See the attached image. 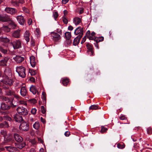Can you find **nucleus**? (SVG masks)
Here are the masks:
<instances>
[{"label":"nucleus","instance_id":"nucleus-32","mask_svg":"<svg viewBox=\"0 0 152 152\" xmlns=\"http://www.w3.org/2000/svg\"><path fill=\"white\" fill-rule=\"evenodd\" d=\"M104 38L103 37H95L94 39L95 41L96 42V43H98L100 42L103 41Z\"/></svg>","mask_w":152,"mask_h":152},{"label":"nucleus","instance_id":"nucleus-21","mask_svg":"<svg viewBox=\"0 0 152 152\" xmlns=\"http://www.w3.org/2000/svg\"><path fill=\"white\" fill-rule=\"evenodd\" d=\"M18 23L21 25H23L25 22V20L23 17L21 15H18L16 17Z\"/></svg>","mask_w":152,"mask_h":152},{"label":"nucleus","instance_id":"nucleus-41","mask_svg":"<svg viewBox=\"0 0 152 152\" xmlns=\"http://www.w3.org/2000/svg\"><path fill=\"white\" fill-rule=\"evenodd\" d=\"M101 128H102L100 131V132H101L102 133H103L105 132L107 130V128H105L103 126H102Z\"/></svg>","mask_w":152,"mask_h":152},{"label":"nucleus","instance_id":"nucleus-37","mask_svg":"<svg viewBox=\"0 0 152 152\" xmlns=\"http://www.w3.org/2000/svg\"><path fill=\"white\" fill-rule=\"evenodd\" d=\"M0 133L4 137V138L7 136V131L5 130H1L0 132Z\"/></svg>","mask_w":152,"mask_h":152},{"label":"nucleus","instance_id":"nucleus-12","mask_svg":"<svg viewBox=\"0 0 152 152\" xmlns=\"http://www.w3.org/2000/svg\"><path fill=\"white\" fill-rule=\"evenodd\" d=\"M5 11L7 13L11 15H14L17 12V10L15 9L10 7L6 8Z\"/></svg>","mask_w":152,"mask_h":152},{"label":"nucleus","instance_id":"nucleus-55","mask_svg":"<svg viewBox=\"0 0 152 152\" xmlns=\"http://www.w3.org/2000/svg\"><path fill=\"white\" fill-rule=\"evenodd\" d=\"M70 134L69 131H66L65 132L64 135L66 137H69Z\"/></svg>","mask_w":152,"mask_h":152},{"label":"nucleus","instance_id":"nucleus-43","mask_svg":"<svg viewBox=\"0 0 152 152\" xmlns=\"http://www.w3.org/2000/svg\"><path fill=\"white\" fill-rule=\"evenodd\" d=\"M119 118L121 120H125L127 119V118L125 115L121 114L119 117Z\"/></svg>","mask_w":152,"mask_h":152},{"label":"nucleus","instance_id":"nucleus-59","mask_svg":"<svg viewBox=\"0 0 152 152\" xmlns=\"http://www.w3.org/2000/svg\"><path fill=\"white\" fill-rule=\"evenodd\" d=\"M31 142L32 144L35 145L36 144V141L35 139H32L31 140Z\"/></svg>","mask_w":152,"mask_h":152},{"label":"nucleus","instance_id":"nucleus-34","mask_svg":"<svg viewBox=\"0 0 152 152\" xmlns=\"http://www.w3.org/2000/svg\"><path fill=\"white\" fill-rule=\"evenodd\" d=\"M64 36L67 39H69L71 37V32H66L64 34Z\"/></svg>","mask_w":152,"mask_h":152},{"label":"nucleus","instance_id":"nucleus-20","mask_svg":"<svg viewBox=\"0 0 152 152\" xmlns=\"http://www.w3.org/2000/svg\"><path fill=\"white\" fill-rule=\"evenodd\" d=\"M30 63L31 65L33 67L35 66L37 62L34 56H32L30 57Z\"/></svg>","mask_w":152,"mask_h":152},{"label":"nucleus","instance_id":"nucleus-13","mask_svg":"<svg viewBox=\"0 0 152 152\" xmlns=\"http://www.w3.org/2000/svg\"><path fill=\"white\" fill-rule=\"evenodd\" d=\"M31 33L29 31L26 30L23 34V37L26 41L27 43L30 41Z\"/></svg>","mask_w":152,"mask_h":152},{"label":"nucleus","instance_id":"nucleus-40","mask_svg":"<svg viewBox=\"0 0 152 152\" xmlns=\"http://www.w3.org/2000/svg\"><path fill=\"white\" fill-rule=\"evenodd\" d=\"M7 94L10 96H14L15 95V93L13 91L9 90L7 92Z\"/></svg>","mask_w":152,"mask_h":152},{"label":"nucleus","instance_id":"nucleus-36","mask_svg":"<svg viewBox=\"0 0 152 152\" xmlns=\"http://www.w3.org/2000/svg\"><path fill=\"white\" fill-rule=\"evenodd\" d=\"M99 106L97 104H94L91 105L89 107V109L92 110H96L98 109Z\"/></svg>","mask_w":152,"mask_h":152},{"label":"nucleus","instance_id":"nucleus-30","mask_svg":"<svg viewBox=\"0 0 152 152\" xmlns=\"http://www.w3.org/2000/svg\"><path fill=\"white\" fill-rule=\"evenodd\" d=\"M9 127L8 123L6 121H4L0 124V127L7 128Z\"/></svg>","mask_w":152,"mask_h":152},{"label":"nucleus","instance_id":"nucleus-35","mask_svg":"<svg viewBox=\"0 0 152 152\" xmlns=\"http://www.w3.org/2000/svg\"><path fill=\"white\" fill-rule=\"evenodd\" d=\"M34 128L36 129H39L40 127V124L39 122H36L33 125Z\"/></svg>","mask_w":152,"mask_h":152},{"label":"nucleus","instance_id":"nucleus-63","mask_svg":"<svg viewBox=\"0 0 152 152\" xmlns=\"http://www.w3.org/2000/svg\"><path fill=\"white\" fill-rule=\"evenodd\" d=\"M23 10L24 11L26 12H28V10L25 7H23Z\"/></svg>","mask_w":152,"mask_h":152},{"label":"nucleus","instance_id":"nucleus-49","mask_svg":"<svg viewBox=\"0 0 152 152\" xmlns=\"http://www.w3.org/2000/svg\"><path fill=\"white\" fill-rule=\"evenodd\" d=\"M37 112V110L36 108H32L31 110V112L33 115H35Z\"/></svg>","mask_w":152,"mask_h":152},{"label":"nucleus","instance_id":"nucleus-28","mask_svg":"<svg viewBox=\"0 0 152 152\" xmlns=\"http://www.w3.org/2000/svg\"><path fill=\"white\" fill-rule=\"evenodd\" d=\"M1 31H3L5 32H8L10 31V28L7 26H3L1 28Z\"/></svg>","mask_w":152,"mask_h":152},{"label":"nucleus","instance_id":"nucleus-33","mask_svg":"<svg viewBox=\"0 0 152 152\" xmlns=\"http://www.w3.org/2000/svg\"><path fill=\"white\" fill-rule=\"evenodd\" d=\"M0 41L5 43H7L10 41V40L7 37H1L0 38Z\"/></svg>","mask_w":152,"mask_h":152},{"label":"nucleus","instance_id":"nucleus-62","mask_svg":"<svg viewBox=\"0 0 152 152\" xmlns=\"http://www.w3.org/2000/svg\"><path fill=\"white\" fill-rule=\"evenodd\" d=\"M38 142H39L40 143H43V141L42 139L40 138H38Z\"/></svg>","mask_w":152,"mask_h":152},{"label":"nucleus","instance_id":"nucleus-58","mask_svg":"<svg viewBox=\"0 0 152 152\" xmlns=\"http://www.w3.org/2000/svg\"><path fill=\"white\" fill-rule=\"evenodd\" d=\"M69 0H62V3L63 4H65L69 1Z\"/></svg>","mask_w":152,"mask_h":152},{"label":"nucleus","instance_id":"nucleus-5","mask_svg":"<svg viewBox=\"0 0 152 152\" xmlns=\"http://www.w3.org/2000/svg\"><path fill=\"white\" fill-rule=\"evenodd\" d=\"M11 44L14 49H18L21 48V42L20 39L14 41Z\"/></svg>","mask_w":152,"mask_h":152},{"label":"nucleus","instance_id":"nucleus-54","mask_svg":"<svg viewBox=\"0 0 152 152\" xmlns=\"http://www.w3.org/2000/svg\"><path fill=\"white\" fill-rule=\"evenodd\" d=\"M31 44L32 46H34L35 45V42L32 39H31Z\"/></svg>","mask_w":152,"mask_h":152},{"label":"nucleus","instance_id":"nucleus-57","mask_svg":"<svg viewBox=\"0 0 152 152\" xmlns=\"http://www.w3.org/2000/svg\"><path fill=\"white\" fill-rule=\"evenodd\" d=\"M86 36H84L82 39V40L81 42V43L82 44L84 42H85L86 41Z\"/></svg>","mask_w":152,"mask_h":152},{"label":"nucleus","instance_id":"nucleus-52","mask_svg":"<svg viewBox=\"0 0 152 152\" xmlns=\"http://www.w3.org/2000/svg\"><path fill=\"white\" fill-rule=\"evenodd\" d=\"M19 103L20 104H23L25 105H27V103L26 101H23V100H20L19 101Z\"/></svg>","mask_w":152,"mask_h":152},{"label":"nucleus","instance_id":"nucleus-22","mask_svg":"<svg viewBox=\"0 0 152 152\" xmlns=\"http://www.w3.org/2000/svg\"><path fill=\"white\" fill-rule=\"evenodd\" d=\"M10 107V106L7 103L3 102L1 104V109L2 110H5L9 109Z\"/></svg>","mask_w":152,"mask_h":152},{"label":"nucleus","instance_id":"nucleus-6","mask_svg":"<svg viewBox=\"0 0 152 152\" xmlns=\"http://www.w3.org/2000/svg\"><path fill=\"white\" fill-rule=\"evenodd\" d=\"M83 33V29L81 27H77L75 31L74 34L76 35H78L77 36L79 38H81Z\"/></svg>","mask_w":152,"mask_h":152},{"label":"nucleus","instance_id":"nucleus-27","mask_svg":"<svg viewBox=\"0 0 152 152\" xmlns=\"http://www.w3.org/2000/svg\"><path fill=\"white\" fill-rule=\"evenodd\" d=\"M30 91L34 94H35L37 91L36 88L35 86H32L30 87Z\"/></svg>","mask_w":152,"mask_h":152},{"label":"nucleus","instance_id":"nucleus-4","mask_svg":"<svg viewBox=\"0 0 152 152\" xmlns=\"http://www.w3.org/2000/svg\"><path fill=\"white\" fill-rule=\"evenodd\" d=\"M16 110L17 112L20 115H27L28 114L27 110L23 107H18L16 109Z\"/></svg>","mask_w":152,"mask_h":152},{"label":"nucleus","instance_id":"nucleus-50","mask_svg":"<svg viewBox=\"0 0 152 152\" xmlns=\"http://www.w3.org/2000/svg\"><path fill=\"white\" fill-rule=\"evenodd\" d=\"M29 102L31 103L35 104L37 103L36 100L34 99H32L29 100Z\"/></svg>","mask_w":152,"mask_h":152},{"label":"nucleus","instance_id":"nucleus-25","mask_svg":"<svg viewBox=\"0 0 152 152\" xmlns=\"http://www.w3.org/2000/svg\"><path fill=\"white\" fill-rule=\"evenodd\" d=\"M5 76L4 77H12V74L10 70H5L4 72Z\"/></svg>","mask_w":152,"mask_h":152},{"label":"nucleus","instance_id":"nucleus-26","mask_svg":"<svg viewBox=\"0 0 152 152\" xmlns=\"http://www.w3.org/2000/svg\"><path fill=\"white\" fill-rule=\"evenodd\" d=\"M81 22V19L80 18L75 17L74 19L73 22L76 25L79 24Z\"/></svg>","mask_w":152,"mask_h":152},{"label":"nucleus","instance_id":"nucleus-42","mask_svg":"<svg viewBox=\"0 0 152 152\" xmlns=\"http://www.w3.org/2000/svg\"><path fill=\"white\" fill-rule=\"evenodd\" d=\"M41 111L43 114H45V113L46 112V110L45 107L43 106H41Z\"/></svg>","mask_w":152,"mask_h":152},{"label":"nucleus","instance_id":"nucleus-15","mask_svg":"<svg viewBox=\"0 0 152 152\" xmlns=\"http://www.w3.org/2000/svg\"><path fill=\"white\" fill-rule=\"evenodd\" d=\"M13 59L17 63H20L24 60V57L20 56H16L13 58Z\"/></svg>","mask_w":152,"mask_h":152},{"label":"nucleus","instance_id":"nucleus-48","mask_svg":"<svg viewBox=\"0 0 152 152\" xmlns=\"http://www.w3.org/2000/svg\"><path fill=\"white\" fill-rule=\"evenodd\" d=\"M62 20L64 23L65 24H67L68 23V22L66 18L64 16L62 18Z\"/></svg>","mask_w":152,"mask_h":152},{"label":"nucleus","instance_id":"nucleus-64","mask_svg":"<svg viewBox=\"0 0 152 152\" xmlns=\"http://www.w3.org/2000/svg\"><path fill=\"white\" fill-rule=\"evenodd\" d=\"M68 29L69 30L72 31L73 29V28L72 26H70L68 27Z\"/></svg>","mask_w":152,"mask_h":152},{"label":"nucleus","instance_id":"nucleus-60","mask_svg":"<svg viewBox=\"0 0 152 152\" xmlns=\"http://www.w3.org/2000/svg\"><path fill=\"white\" fill-rule=\"evenodd\" d=\"M32 20L31 19H30L28 20V23L29 25H31L32 23Z\"/></svg>","mask_w":152,"mask_h":152},{"label":"nucleus","instance_id":"nucleus-23","mask_svg":"<svg viewBox=\"0 0 152 152\" xmlns=\"http://www.w3.org/2000/svg\"><path fill=\"white\" fill-rule=\"evenodd\" d=\"M15 146L16 149L19 148L20 149H21L23 147H24L26 145V144L25 142H23L21 143L18 144L15 143Z\"/></svg>","mask_w":152,"mask_h":152},{"label":"nucleus","instance_id":"nucleus-11","mask_svg":"<svg viewBox=\"0 0 152 152\" xmlns=\"http://www.w3.org/2000/svg\"><path fill=\"white\" fill-rule=\"evenodd\" d=\"M96 33L94 32L90 33L89 30L86 33V35L88 38L89 40H94L95 37Z\"/></svg>","mask_w":152,"mask_h":152},{"label":"nucleus","instance_id":"nucleus-10","mask_svg":"<svg viewBox=\"0 0 152 152\" xmlns=\"http://www.w3.org/2000/svg\"><path fill=\"white\" fill-rule=\"evenodd\" d=\"M86 46L88 49L87 51L88 54L90 55V56H94V54L92 45H90L89 44H88L86 45Z\"/></svg>","mask_w":152,"mask_h":152},{"label":"nucleus","instance_id":"nucleus-2","mask_svg":"<svg viewBox=\"0 0 152 152\" xmlns=\"http://www.w3.org/2000/svg\"><path fill=\"white\" fill-rule=\"evenodd\" d=\"M15 81L13 77H4L3 80L1 81L4 84L9 86L12 85Z\"/></svg>","mask_w":152,"mask_h":152},{"label":"nucleus","instance_id":"nucleus-16","mask_svg":"<svg viewBox=\"0 0 152 152\" xmlns=\"http://www.w3.org/2000/svg\"><path fill=\"white\" fill-rule=\"evenodd\" d=\"M13 117L15 121L18 122H21L23 121L21 116L18 114H16L13 115Z\"/></svg>","mask_w":152,"mask_h":152},{"label":"nucleus","instance_id":"nucleus-18","mask_svg":"<svg viewBox=\"0 0 152 152\" xmlns=\"http://www.w3.org/2000/svg\"><path fill=\"white\" fill-rule=\"evenodd\" d=\"M4 148L9 152H15L17 151L16 148L12 146H5Z\"/></svg>","mask_w":152,"mask_h":152},{"label":"nucleus","instance_id":"nucleus-47","mask_svg":"<svg viewBox=\"0 0 152 152\" xmlns=\"http://www.w3.org/2000/svg\"><path fill=\"white\" fill-rule=\"evenodd\" d=\"M147 132L148 134H151L152 133V129L150 127H149L147 129Z\"/></svg>","mask_w":152,"mask_h":152},{"label":"nucleus","instance_id":"nucleus-61","mask_svg":"<svg viewBox=\"0 0 152 152\" xmlns=\"http://www.w3.org/2000/svg\"><path fill=\"white\" fill-rule=\"evenodd\" d=\"M0 98L3 100H4L5 101H6L7 99V98L3 96H0Z\"/></svg>","mask_w":152,"mask_h":152},{"label":"nucleus","instance_id":"nucleus-31","mask_svg":"<svg viewBox=\"0 0 152 152\" xmlns=\"http://www.w3.org/2000/svg\"><path fill=\"white\" fill-rule=\"evenodd\" d=\"M4 139L6 142L13 141L12 137L10 136H7L4 138Z\"/></svg>","mask_w":152,"mask_h":152},{"label":"nucleus","instance_id":"nucleus-1","mask_svg":"<svg viewBox=\"0 0 152 152\" xmlns=\"http://www.w3.org/2000/svg\"><path fill=\"white\" fill-rule=\"evenodd\" d=\"M16 71L18 73L19 76L22 78H24L26 77V69L22 66L17 67Z\"/></svg>","mask_w":152,"mask_h":152},{"label":"nucleus","instance_id":"nucleus-51","mask_svg":"<svg viewBox=\"0 0 152 152\" xmlns=\"http://www.w3.org/2000/svg\"><path fill=\"white\" fill-rule=\"evenodd\" d=\"M53 16L55 20L58 17V14L57 12H55L53 14Z\"/></svg>","mask_w":152,"mask_h":152},{"label":"nucleus","instance_id":"nucleus-46","mask_svg":"<svg viewBox=\"0 0 152 152\" xmlns=\"http://www.w3.org/2000/svg\"><path fill=\"white\" fill-rule=\"evenodd\" d=\"M3 118L4 119L10 121L12 120L11 118L8 115L4 116L3 117Z\"/></svg>","mask_w":152,"mask_h":152},{"label":"nucleus","instance_id":"nucleus-14","mask_svg":"<svg viewBox=\"0 0 152 152\" xmlns=\"http://www.w3.org/2000/svg\"><path fill=\"white\" fill-rule=\"evenodd\" d=\"M20 31L21 30L19 29L14 31L12 34V37L16 38H20L21 36Z\"/></svg>","mask_w":152,"mask_h":152},{"label":"nucleus","instance_id":"nucleus-56","mask_svg":"<svg viewBox=\"0 0 152 152\" xmlns=\"http://www.w3.org/2000/svg\"><path fill=\"white\" fill-rule=\"evenodd\" d=\"M30 80L32 82H35V78L33 77H30Z\"/></svg>","mask_w":152,"mask_h":152},{"label":"nucleus","instance_id":"nucleus-7","mask_svg":"<svg viewBox=\"0 0 152 152\" xmlns=\"http://www.w3.org/2000/svg\"><path fill=\"white\" fill-rule=\"evenodd\" d=\"M51 36L53 40L56 42L58 41L61 38L60 34L55 32H52L51 33Z\"/></svg>","mask_w":152,"mask_h":152},{"label":"nucleus","instance_id":"nucleus-19","mask_svg":"<svg viewBox=\"0 0 152 152\" xmlns=\"http://www.w3.org/2000/svg\"><path fill=\"white\" fill-rule=\"evenodd\" d=\"M20 93L22 96H25L27 95V91L26 88L25 86H23L21 88Z\"/></svg>","mask_w":152,"mask_h":152},{"label":"nucleus","instance_id":"nucleus-44","mask_svg":"<svg viewBox=\"0 0 152 152\" xmlns=\"http://www.w3.org/2000/svg\"><path fill=\"white\" fill-rule=\"evenodd\" d=\"M0 51L3 53L5 54L7 53V50L6 49H4L2 47H0Z\"/></svg>","mask_w":152,"mask_h":152},{"label":"nucleus","instance_id":"nucleus-9","mask_svg":"<svg viewBox=\"0 0 152 152\" xmlns=\"http://www.w3.org/2000/svg\"><path fill=\"white\" fill-rule=\"evenodd\" d=\"M11 20L10 18L7 15H0V21L2 22H7Z\"/></svg>","mask_w":152,"mask_h":152},{"label":"nucleus","instance_id":"nucleus-24","mask_svg":"<svg viewBox=\"0 0 152 152\" xmlns=\"http://www.w3.org/2000/svg\"><path fill=\"white\" fill-rule=\"evenodd\" d=\"M61 81L64 86H66L69 83V79L67 77H64L61 79Z\"/></svg>","mask_w":152,"mask_h":152},{"label":"nucleus","instance_id":"nucleus-53","mask_svg":"<svg viewBox=\"0 0 152 152\" xmlns=\"http://www.w3.org/2000/svg\"><path fill=\"white\" fill-rule=\"evenodd\" d=\"M30 73L31 75H34L36 74V72L34 70H30Z\"/></svg>","mask_w":152,"mask_h":152},{"label":"nucleus","instance_id":"nucleus-29","mask_svg":"<svg viewBox=\"0 0 152 152\" xmlns=\"http://www.w3.org/2000/svg\"><path fill=\"white\" fill-rule=\"evenodd\" d=\"M81 38H79V37L77 36L75 38L74 40L73 43V45L75 46L77 45L79 43L80 39Z\"/></svg>","mask_w":152,"mask_h":152},{"label":"nucleus","instance_id":"nucleus-8","mask_svg":"<svg viewBox=\"0 0 152 152\" xmlns=\"http://www.w3.org/2000/svg\"><path fill=\"white\" fill-rule=\"evenodd\" d=\"M9 60L8 56L5 57L0 61V66H7V63Z\"/></svg>","mask_w":152,"mask_h":152},{"label":"nucleus","instance_id":"nucleus-39","mask_svg":"<svg viewBox=\"0 0 152 152\" xmlns=\"http://www.w3.org/2000/svg\"><path fill=\"white\" fill-rule=\"evenodd\" d=\"M9 25L13 28H15L17 26L16 24L13 21H10Z\"/></svg>","mask_w":152,"mask_h":152},{"label":"nucleus","instance_id":"nucleus-17","mask_svg":"<svg viewBox=\"0 0 152 152\" xmlns=\"http://www.w3.org/2000/svg\"><path fill=\"white\" fill-rule=\"evenodd\" d=\"M14 137L16 141L18 142H21L23 141V138L18 134H14Z\"/></svg>","mask_w":152,"mask_h":152},{"label":"nucleus","instance_id":"nucleus-45","mask_svg":"<svg viewBox=\"0 0 152 152\" xmlns=\"http://www.w3.org/2000/svg\"><path fill=\"white\" fill-rule=\"evenodd\" d=\"M125 147V145L123 144H121L120 143H118L117 144V147L118 148L123 149Z\"/></svg>","mask_w":152,"mask_h":152},{"label":"nucleus","instance_id":"nucleus-3","mask_svg":"<svg viewBox=\"0 0 152 152\" xmlns=\"http://www.w3.org/2000/svg\"><path fill=\"white\" fill-rule=\"evenodd\" d=\"M19 128L22 131H27L29 129V124L28 123L24 121L20 124Z\"/></svg>","mask_w":152,"mask_h":152},{"label":"nucleus","instance_id":"nucleus-38","mask_svg":"<svg viewBox=\"0 0 152 152\" xmlns=\"http://www.w3.org/2000/svg\"><path fill=\"white\" fill-rule=\"evenodd\" d=\"M42 98L43 100L44 101L45 103H46V94L44 92H43L42 93Z\"/></svg>","mask_w":152,"mask_h":152}]
</instances>
